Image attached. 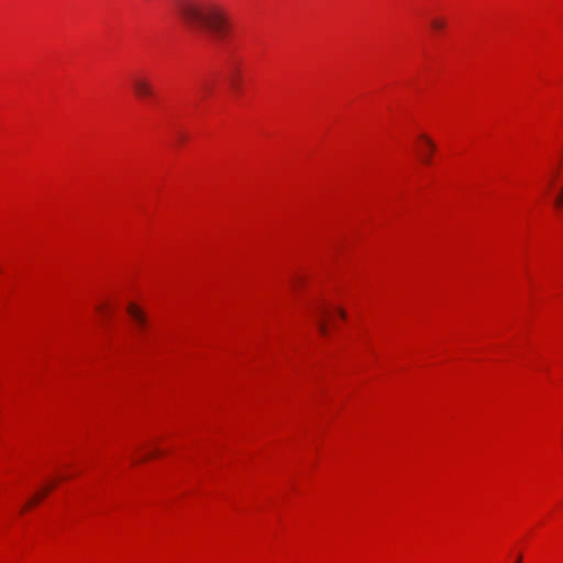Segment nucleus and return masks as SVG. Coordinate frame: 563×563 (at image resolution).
I'll return each instance as SVG.
<instances>
[{
  "instance_id": "nucleus-7",
  "label": "nucleus",
  "mask_w": 563,
  "mask_h": 563,
  "mask_svg": "<svg viewBox=\"0 0 563 563\" xmlns=\"http://www.w3.org/2000/svg\"><path fill=\"white\" fill-rule=\"evenodd\" d=\"M554 205L556 208H561L563 206V187L561 188L559 196L555 198Z\"/></svg>"
},
{
  "instance_id": "nucleus-13",
  "label": "nucleus",
  "mask_w": 563,
  "mask_h": 563,
  "mask_svg": "<svg viewBox=\"0 0 563 563\" xmlns=\"http://www.w3.org/2000/svg\"><path fill=\"white\" fill-rule=\"evenodd\" d=\"M51 488H52V487L45 488V489L41 493V496L46 495Z\"/></svg>"
},
{
  "instance_id": "nucleus-5",
  "label": "nucleus",
  "mask_w": 563,
  "mask_h": 563,
  "mask_svg": "<svg viewBox=\"0 0 563 563\" xmlns=\"http://www.w3.org/2000/svg\"><path fill=\"white\" fill-rule=\"evenodd\" d=\"M431 27L433 30L440 31L445 27V21L439 18H434L430 21Z\"/></svg>"
},
{
  "instance_id": "nucleus-11",
  "label": "nucleus",
  "mask_w": 563,
  "mask_h": 563,
  "mask_svg": "<svg viewBox=\"0 0 563 563\" xmlns=\"http://www.w3.org/2000/svg\"><path fill=\"white\" fill-rule=\"evenodd\" d=\"M231 84L233 88H239V80L235 76L232 77Z\"/></svg>"
},
{
  "instance_id": "nucleus-9",
  "label": "nucleus",
  "mask_w": 563,
  "mask_h": 563,
  "mask_svg": "<svg viewBox=\"0 0 563 563\" xmlns=\"http://www.w3.org/2000/svg\"><path fill=\"white\" fill-rule=\"evenodd\" d=\"M316 311H317L318 313H320L321 316H323V314H325V313H327V308H325V307H323L322 305H317V306H316Z\"/></svg>"
},
{
  "instance_id": "nucleus-12",
  "label": "nucleus",
  "mask_w": 563,
  "mask_h": 563,
  "mask_svg": "<svg viewBox=\"0 0 563 563\" xmlns=\"http://www.w3.org/2000/svg\"><path fill=\"white\" fill-rule=\"evenodd\" d=\"M157 454H161V452H159V451H156V452H154V453H152V454L145 455V456H144V460H145V459H150V457H152V456H154V455H157Z\"/></svg>"
},
{
  "instance_id": "nucleus-4",
  "label": "nucleus",
  "mask_w": 563,
  "mask_h": 563,
  "mask_svg": "<svg viewBox=\"0 0 563 563\" xmlns=\"http://www.w3.org/2000/svg\"><path fill=\"white\" fill-rule=\"evenodd\" d=\"M421 140L424 141L426 146H427V151H421V153H420L421 161L424 164H430L431 155H432L433 151L435 150V144L427 135H421Z\"/></svg>"
},
{
  "instance_id": "nucleus-14",
  "label": "nucleus",
  "mask_w": 563,
  "mask_h": 563,
  "mask_svg": "<svg viewBox=\"0 0 563 563\" xmlns=\"http://www.w3.org/2000/svg\"><path fill=\"white\" fill-rule=\"evenodd\" d=\"M338 312L342 318H345V312L343 310L339 309Z\"/></svg>"
},
{
  "instance_id": "nucleus-15",
  "label": "nucleus",
  "mask_w": 563,
  "mask_h": 563,
  "mask_svg": "<svg viewBox=\"0 0 563 563\" xmlns=\"http://www.w3.org/2000/svg\"><path fill=\"white\" fill-rule=\"evenodd\" d=\"M516 563H521V556L518 558V560L516 561Z\"/></svg>"
},
{
  "instance_id": "nucleus-2",
  "label": "nucleus",
  "mask_w": 563,
  "mask_h": 563,
  "mask_svg": "<svg viewBox=\"0 0 563 563\" xmlns=\"http://www.w3.org/2000/svg\"><path fill=\"white\" fill-rule=\"evenodd\" d=\"M132 86L139 98L151 97L153 95V86L150 80L144 77H135L132 81Z\"/></svg>"
},
{
  "instance_id": "nucleus-3",
  "label": "nucleus",
  "mask_w": 563,
  "mask_h": 563,
  "mask_svg": "<svg viewBox=\"0 0 563 563\" xmlns=\"http://www.w3.org/2000/svg\"><path fill=\"white\" fill-rule=\"evenodd\" d=\"M128 313L140 331H143L147 325L145 313L134 303L128 306Z\"/></svg>"
},
{
  "instance_id": "nucleus-6",
  "label": "nucleus",
  "mask_w": 563,
  "mask_h": 563,
  "mask_svg": "<svg viewBox=\"0 0 563 563\" xmlns=\"http://www.w3.org/2000/svg\"><path fill=\"white\" fill-rule=\"evenodd\" d=\"M317 324H318V329H319V331L321 332V334L325 335V334H327V325H325V322H324L322 319H318V320H317Z\"/></svg>"
},
{
  "instance_id": "nucleus-1",
  "label": "nucleus",
  "mask_w": 563,
  "mask_h": 563,
  "mask_svg": "<svg viewBox=\"0 0 563 563\" xmlns=\"http://www.w3.org/2000/svg\"><path fill=\"white\" fill-rule=\"evenodd\" d=\"M177 12L185 22L206 32L217 43L224 41L231 33L228 12L213 0H179Z\"/></svg>"
},
{
  "instance_id": "nucleus-10",
  "label": "nucleus",
  "mask_w": 563,
  "mask_h": 563,
  "mask_svg": "<svg viewBox=\"0 0 563 563\" xmlns=\"http://www.w3.org/2000/svg\"><path fill=\"white\" fill-rule=\"evenodd\" d=\"M40 497H41L40 495H37V496L33 497V498L27 503V505L23 508V510H24L25 508H27V507H30V506H32V505L36 504V503L38 501Z\"/></svg>"
},
{
  "instance_id": "nucleus-8",
  "label": "nucleus",
  "mask_w": 563,
  "mask_h": 563,
  "mask_svg": "<svg viewBox=\"0 0 563 563\" xmlns=\"http://www.w3.org/2000/svg\"><path fill=\"white\" fill-rule=\"evenodd\" d=\"M201 90L205 93H209V92H211V86L208 82H202Z\"/></svg>"
}]
</instances>
